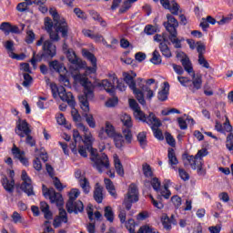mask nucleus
I'll use <instances>...</instances> for the list:
<instances>
[{
  "label": "nucleus",
  "mask_w": 233,
  "mask_h": 233,
  "mask_svg": "<svg viewBox=\"0 0 233 233\" xmlns=\"http://www.w3.org/2000/svg\"><path fill=\"white\" fill-rule=\"evenodd\" d=\"M22 180L24 181L20 187L21 190L27 196H35L34 192V186H32V179L28 177L26 171H22Z\"/></svg>",
  "instance_id": "14"
},
{
  "label": "nucleus",
  "mask_w": 233,
  "mask_h": 233,
  "mask_svg": "<svg viewBox=\"0 0 233 233\" xmlns=\"http://www.w3.org/2000/svg\"><path fill=\"white\" fill-rule=\"evenodd\" d=\"M94 199L96 203H103V187L99 183L96 184L94 191Z\"/></svg>",
  "instance_id": "31"
},
{
  "label": "nucleus",
  "mask_w": 233,
  "mask_h": 233,
  "mask_svg": "<svg viewBox=\"0 0 233 233\" xmlns=\"http://www.w3.org/2000/svg\"><path fill=\"white\" fill-rule=\"evenodd\" d=\"M178 175L182 181H188L190 179V175L183 168H178Z\"/></svg>",
  "instance_id": "50"
},
{
  "label": "nucleus",
  "mask_w": 233,
  "mask_h": 233,
  "mask_svg": "<svg viewBox=\"0 0 233 233\" xmlns=\"http://www.w3.org/2000/svg\"><path fill=\"white\" fill-rule=\"evenodd\" d=\"M198 65H200V66L203 68H210V64H208V61L206 60L205 56H198Z\"/></svg>",
  "instance_id": "61"
},
{
  "label": "nucleus",
  "mask_w": 233,
  "mask_h": 233,
  "mask_svg": "<svg viewBox=\"0 0 233 233\" xmlns=\"http://www.w3.org/2000/svg\"><path fill=\"white\" fill-rule=\"evenodd\" d=\"M66 54L69 63L71 64L70 71L72 72L75 81H77L79 83V81L76 79V76H83L86 79V76L81 75V73H77L80 68H85L86 62L79 59V57H77V56L76 55V52L72 51L71 49L66 51Z\"/></svg>",
  "instance_id": "7"
},
{
  "label": "nucleus",
  "mask_w": 233,
  "mask_h": 233,
  "mask_svg": "<svg viewBox=\"0 0 233 233\" xmlns=\"http://www.w3.org/2000/svg\"><path fill=\"white\" fill-rule=\"evenodd\" d=\"M54 43H57V41H54L52 38H50V40H45L42 46L45 59H52L53 57H56V54H57V47Z\"/></svg>",
  "instance_id": "13"
},
{
  "label": "nucleus",
  "mask_w": 233,
  "mask_h": 233,
  "mask_svg": "<svg viewBox=\"0 0 233 233\" xmlns=\"http://www.w3.org/2000/svg\"><path fill=\"white\" fill-rule=\"evenodd\" d=\"M109 77H111L113 81L116 83V88H118L120 92H125L127 90V86H125V83L119 82V80L117 79V76H116V74L110 75Z\"/></svg>",
  "instance_id": "40"
},
{
  "label": "nucleus",
  "mask_w": 233,
  "mask_h": 233,
  "mask_svg": "<svg viewBox=\"0 0 233 233\" xmlns=\"http://www.w3.org/2000/svg\"><path fill=\"white\" fill-rule=\"evenodd\" d=\"M165 87L158 92L157 98L159 101H167L168 99V83H165Z\"/></svg>",
  "instance_id": "36"
},
{
  "label": "nucleus",
  "mask_w": 233,
  "mask_h": 233,
  "mask_svg": "<svg viewBox=\"0 0 233 233\" xmlns=\"http://www.w3.org/2000/svg\"><path fill=\"white\" fill-rule=\"evenodd\" d=\"M75 79L79 81L80 85L84 86V95L79 96L80 108L83 110L82 116L85 117L88 127H90V128H94L96 127V119H94V116H92V114H88V112H90V104H88V99H94V89L96 86L84 76L76 75Z\"/></svg>",
  "instance_id": "1"
},
{
  "label": "nucleus",
  "mask_w": 233,
  "mask_h": 233,
  "mask_svg": "<svg viewBox=\"0 0 233 233\" xmlns=\"http://www.w3.org/2000/svg\"><path fill=\"white\" fill-rule=\"evenodd\" d=\"M167 22H164L163 25L169 34V40L173 45H175V48H181V40L177 38V28L179 26V22L174 15L167 14Z\"/></svg>",
  "instance_id": "6"
},
{
  "label": "nucleus",
  "mask_w": 233,
  "mask_h": 233,
  "mask_svg": "<svg viewBox=\"0 0 233 233\" xmlns=\"http://www.w3.org/2000/svg\"><path fill=\"white\" fill-rule=\"evenodd\" d=\"M112 81L113 83L105 79V80H102V82L100 83V86H103L106 92H107V94H110V96H114V93L116 92L114 78H112Z\"/></svg>",
  "instance_id": "21"
},
{
  "label": "nucleus",
  "mask_w": 233,
  "mask_h": 233,
  "mask_svg": "<svg viewBox=\"0 0 233 233\" xmlns=\"http://www.w3.org/2000/svg\"><path fill=\"white\" fill-rule=\"evenodd\" d=\"M15 134H17L19 137H25L28 134H32V129H30V125H28L26 120H21V118L18 119Z\"/></svg>",
  "instance_id": "15"
},
{
  "label": "nucleus",
  "mask_w": 233,
  "mask_h": 233,
  "mask_svg": "<svg viewBox=\"0 0 233 233\" xmlns=\"http://www.w3.org/2000/svg\"><path fill=\"white\" fill-rule=\"evenodd\" d=\"M226 147L228 150L229 151L233 150V134L232 133H229V135L227 137Z\"/></svg>",
  "instance_id": "56"
},
{
  "label": "nucleus",
  "mask_w": 233,
  "mask_h": 233,
  "mask_svg": "<svg viewBox=\"0 0 233 233\" xmlns=\"http://www.w3.org/2000/svg\"><path fill=\"white\" fill-rule=\"evenodd\" d=\"M12 154L16 159L20 161V163H22V165H24V167H28V165H30V162H28V158H26L25 151H21V149H19V147H17L15 145H14L12 148Z\"/></svg>",
  "instance_id": "19"
},
{
  "label": "nucleus",
  "mask_w": 233,
  "mask_h": 233,
  "mask_svg": "<svg viewBox=\"0 0 233 233\" xmlns=\"http://www.w3.org/2000/svg\"><path fill=\"white\" fill-rule=\"evenodd\" d=\"M126 228L130 233H137L136 232V221L134 219L130 218L128 221L126 223Z\"/></svg>",
  "instance_id": "46"
},
{
  "label": "nucleus",
  "mask_w": 233,
  "mask_h": 233,
  "mask_svg": "<svg viewBox=\"0 0 233 233\" xmlns=\"http://www.w3.org/2000/svg\"><path fill=\"white\" fill-rule=\"evenodd\" d=\"M40 209L44 214L45 219H52V218H54L52 211H50V206H48L46 202H40Z\"/></svg>",
  "instance_id": "28"
},
{
  "label": "nucleus",
  "mask_w": 233,
  "mask_h": 233,
  "mask_svg": "<svg viewBox=\"0 0 233 233\" xmlns=\"http://www.w3.org/2000/svg\"><path fill=\"white\" fill-rule=\"evenodd\" d=\"M104 217L109 223H114V211L112 210V207H106L104 209Z\"/></svg>",
  "instance_id": "37"
},
{
  "label": "nucleus",
  "mask_w": 233,
  "mask_h": 233,
  "mask_svg": "<svg viewBox=\"0 0 233 233\" xmlns=\"http://www.w3.org/2000/svg\"><path fill=\"white\" fill-rule=\"evenodd\" d=\"M114 163L116 174L123 177L125 176V169L123 168V164H121V160L118 156L114 157Z\"/></svg>",
  "instance_id": "32"
},
{
  "label": "nucleus",
  "mask_w": 233,
  "mask_h": 233,
  "mask_svg": "<svg viewBox=\"0 0 233 233\" xmlns=\"http://www.w3.org/2000/svg\"><path fill=\"white\" fill-rule=\"evenodd\" d=\"M157 199H161V198H165V199H169L172 193L168 190V184H165L164 187H160V190L157 192Z\"/></svg>",
  "instance_id": "33"
},
{
  "label": "nucleus",
  "mask_w": 233,
  "mask_h": 233,
  "mask_svg": "<svg viewBox=\"0 0 233 233\" xmlns=\"http://www.w3.org/2000/svg\"><path fill=\"white\" fill-rule=\"evenodd\" d=\"M35 39V34H34V31L29 30L26 32V37H25V43L27 45H32Z\"/></svg>",
  "instance_id": "47"
},
{
  "label": "nucleus",
  "mask_w": 233,
  "mask_h": 233,
  "mask_svg": "<svg viewBox=\"0 0 233 233\" xmlns=\"http://www.w3.org/2000/svg\"><path fill=\"white\" fill-rule=\"evenodd\" d=\"M2 185L5 190H6V192H9V194H12L14 192V187L15 186V181L14 180L13 177L11 180H8L7 177H4L2 180Z\"/></svg>",
  "instance_id": "27"
},
{
  "label": "nucleus",
  "mask_w": 233,
  "mask_h": 233,
  "mask_svg": "<svg viewBox=\"0 0 233 233\" xmlns=\"http://www.w3.org/2000/svg\"><path fill=\"white\" fill-rule=\"evenodd\" d=\"M123 76L125 83H127V86H129V88L133 91L138 103H140V105H145L147 103L145 101V95L141 89L136 87V81L134 80V76H131L128 73H124Z\"/></svg>",
  "instance_id": "10"
},
{
  "label": "nucleus",
  "mask_w": 233,
  "mask_h": 233,
  "mask_svg": "<svg viewBox=\"0 0 233 233\" xmlns=\"http://www.w3.org/2000/svg\"><path fill=\"white\" fill-rule=\"evenodd\" d=\"M117 103H119V99L116 96H114L112 98H109L106 102V106H107V108H112V107L116 106V105H117Z\"/></svg>",
  "instance_id": "52"
},
{
  "label": "nucleus",
  "mask_w": 233,
  "mask_h": 233,
  "mask_svg": "<svg viewBox=\"0 0 233 233\" xmlns=\"http://www.w3.org/2000/svg\"><path fill=\"white\" fill-rule=\"evenodd\" d=\"M49 68L55 70V72H57L58 74L66 72V67H65V66H63V64L59 63L57 60L49 62Z\"/></svg>",
  "instance_id": "30"
},
{
  "label": "nucleus",
  "mask_w": 233,
  "mask_h": 233,
  "mask_svg": "<svg viewBox=\"0 0 233 233\" xmlns=\"http://www.w3.org/2000/svg\"><path fill=\"white\" fill-rule=\"evenodd\" d=\"M73 138L74 142L70 145V148L74 154H77V141H81L82 137L76 129L73 130Z\"/></svg>",
  "instance_id": "29"
},
{
  "label": "nucleus",
  "mask_w": 233,
  "mask_h": 233,
  "mask_svg": "<svg viewBox=\"0 0 233 233\" xmlns=\"http://www.w3.org/2000/svg\"><path fill=\"white\" fill-rule=\"evenodd\" d=\"M43 59H45V56H43V53L42 54H37L35 56V53H34V56L31 59V65L33 66H35L36 63L39 62V61H42Z\"/></svg>",
  "instance_id": "51"
},
{
  "label": "nucleus",
  "mask_w": 233,
  "mask_h": 233,
  "mask_svg": "<svg viewBox=\"0 0 233 233\" xmlns=\"http://www.w3.org/2000/svg\"><path fill=\"white\" fill-rule=\"evenodd\" d=\"M137 141L143 148L147 147V133L141 132L137 135Z\"/></svg>",
  "instance_id": "43"
},
{
  "label": "nucleus",
  "mask_w": 233,
  "mask_h": 233,
  "mask_svg": "<svg viewBox=\"0 0 233 233\" xmlns=\"http://www.w3.org/2000/svg\"><path fill=\"white\" fill-rule=\"evenodd\" d=\"M5 50H7L8 54H9V57H12V56H14V42L9 40L5 42Z\"/></svg>",
  "instance_id": "48"
},
{
  "label": "nucleus",
  "mask_w": 233,
  "mask_h": 233,
  "mask_svg": "<svg viewBox=\"0 0 233 233\" xmlns=\"http://www.w3.org/2000/svg\"><path fill=\"white\" fill-rule=\"evenodd\" d=\"M32 76H30L27 73L24 74V82L22 83L23 86L28 87L30 85H32Z\"/></svg>",
  "instance_id": "54"
},
{
  "label": "nucleus",
  "mask_w": 233,
  "mask_h": 233,
  "mask_svg": "<svg viewBox=\"0 0 233 233\" xmlns=\"http://www.w3.org/2000/svg\"><path fill=\"white\" fill-rule=\"evenodd\" d=\"M112 137L114 139L116 148H121L123 147V145H125V138L123 137V135L116 134Z\"/></svg>",
  "instance_id": "39"
},
{
  "label": "nucleus",
  "mask_w": 233,
  "mask_h": 233,
  "mask_svg": "<svg viewBox=\"0 0 233 233\" xmlns=\"http://www.w3.org/2000/svg\"><path fill=\"white\" fill-rule=\"evenodd\" d=\"M177 80L179 81L180 85H182V86H190L188 84H192V80L187 76H177Z\"/></svg>",
  "instance_id": "58"
},
{
  "label": "nucleus",
  "mask_w": 233,
  "mask_h": 233,
  "mask_svg": "<svg viewBox=\"0 0 233 233\" xmlns=\"http://www.w3.org/2000/svg\"><path fill=\"white\" fill-rule=\"evenodd\" d=\"M92 18L95 21H98V23H100L102 25V26H106V22L103 20V18L101 17V15H99V13L96 12V11H91L90 12Z\"/></svg>",
  "instance_id": "42"
},
{
  "label": "nucleus",
  "mask_w": 233,
  "mask_h": 233,
  "mask_svg": "<svg viewBox=\"0 0 233 233\" xmlns=\"http://www.w3.org/2000/svg\"><path fill=\"white\" fill-rule=\"evenodd\" d=\"M151 187H153L155 192H159L161 188V181H159V178L153 177L151 180Z\"/></svg>",
  "instance_id": "44"
},
{
  "label": "nucleus",
  "mask_w": 233,
  "mask_h": 233,
  "mask_svg": "<svg viewBox=\"0 0 233 233\" xmlns=\"http://www.w3.org/2000/svg\"><path fill=\"white\" fill-rule=\"evenodd\" d=\"M165 137H166V141H167V145H169V147H176V139L174 138V137H172V135L170 133L166 132Z\"/></svg>",
  "instance_id": "49"
},
{
  "label": "nucleus",
  "mask_w": 233,
  "mask_h": 233,
  "mask_svg": "<svg viewBox=\"0 0 233 233\" xmlns=\"http://www.w3.org/2000/svg\"><path fill=\"white\" fill-rule=\"evenodd\" d=\"M172 223L174 224V215L171 216V218L167 216L162 218V225L166 230H170L172 228Z\"/></svg>",
  "instance_id": "35"
},
{
  "label": "nucleus",
  "mask_w": 233,
  "mask_h": 233,
  "mask_svg": "<svg viewBox=\"0 0 233 233\" xmlns=\"http://www.w3.org/2000/svg\"><path fill=\"white\" fill-rule=\"evenodd\" d=\"M79 189H72L69 193V199L66 203V210L69 214L73 212L77 214L78 212H83L85 207L83 206V202L81 200L76 201L77 198H79Z\"/></svg>",
  "instance_id": "8"
},
{
  "label": "nucleus",
  "mask_w": 233,
  "mask_h": 233,
  "mask_svg": "<svg viewBox=\"0 0 233 233\" xmlns=\"http://www.w3.org/2000/svg\"><path fill=\"white\" fill-rule=\"evenodd\" d=\"M160 5L166 10H169L173 15H177L179 14V5L176 3V0H160Z\"/></svg>",
  "instance_id": "18"
},
{
  "label": "nucleus",
  "mask_w": 233,
  "mask_h": 233,
  "mask_svg": "<svg viewBox=\"0 0 233 233\" xmlns=\"http://www.w3.org/2000/svg\"><path fill=\"white\" fill-rule=\"evenodd\" d=\"M0 30L5 33V35H10V34H21L19 27L17 25H13L9 22H4L0 25Z\"/></svg>",
  "instance_id": "20"
},
{
  "label": "nucleus",
  "mask_w": 233,
  "mask_h": 233,
  "mask_svg": "<svg viewBox=\"0 0 233 233\" xmlns=\"http://www.w3.org/2000/svg\"><path fill=\"white\" fill-rule=\"evenodd\" d=\"M134 116H135L136 119H139V121H143V123L146 121L147 115H145L143 113L141 108L135 111Z\"/></svg>",
  "instance_id": "55"
},
{
  "label": "nucleus",
  "mask_w": 233,
  "mask_h": 233,
  "mask_svg": "<svg viewBox=\"0 0 233 233\" xmlns=\"http://www.w3.org/2000/svg\"><path fill=\"white\" fill-rule=\"evenodd\" d=\"M50 88H51L53 97L55 98L57 97V96H59V86L57 87V85L51 84Z\"/></svg>",
  "instance_id": "64"
},
{
  "label": "nucleus",
  "mask_w": 233,
  "mask_h": 233,
  "mask_svg": "<svg viewBox=\"0 0 233 233\" xmlns=\"http://www.w3.org/2000/svg\"><path fill=\"white\" fill-rule=\"evenodd\" d=\"M197 45V52L198 53V57L203 56V54H205V50H207V46H205V44L201 42H198Z\"/></svg>",
  "instance_id": "60"
},
{
  "label": "nucleus",
  "mask_w": 233,
  "mask_h": 233,
  "mask_svg": "<svg viewBox=\"0 0 233 233\" xmlns=\"http://www.w3.org/2000/svg\"><path fill=\"white\" fill-rule=\"evenodd\" d=\"M144 123H147L151 127H161V120L156 117V115L154 113H149V115L146 116V120H144Z\"/></svg>",
  "instance_id": "26"
},
{
  "label": "nucleus",
  "mask_w": 233,
  "mask_h": 233,
  "mask_svg": "<svg viewBox=\"0 0 233 233\" xmlns=\"http://www.w3.org/2000/svg\"><path fill=\"white\" fill-rule=\"evenodd\" d=\"M167 43H168V39L164 38V42L159 44V50L164 57L169 59V57H172V51H170V47H168Z\"/></svg>",
  "instance_id": "23"
},
{
  "label": "nucleus",
  "mask_w": 233,
  "mask_h": 233,
  "mask_svg": "<svg viewBox=\"0 0 233 233\" xmlns=\"http://www.w3.org/2000/svg\"><path fill=\"white\" fill-rule=\"evenodd\" d=\"M187 163H189L192 170H197L198 176H206L207 170L203 168V159L194 156L185 155Z\"/></svg>",
  "instance_id": "12"
},
{
  "label": "nucleus",
  "mask_w": 233,
  "mask_h": 233,
  "mask_svg": "<svg viewBox=\"0 0 233 233\" xmlns=\"http://www.w3.org/2000/svg\"><path fill=\"white\" fill-rule=\"evenodd\" d=\"M158 127H151V128L154 132L155 137H157V139H159L161 141L164 139V137H163V132H161V130H159Z\"/></svg>",
  "instance_id": "57"
},
{
  "label": "nucleus",
  "mask_w": 233,
  "mask_h": 233,
  "mask_svg": "<svg viewBox=\"0 0 233 233\" xmlns=\"http://www.w3.org/2000/svg\"><path fill=\"white\" fill-rule=\"evenodd\" d=\"M139 201V191L137 190V186L132 183L129 185L127 193L125 195L123 205L125 208L130 210L132 208L133 203H137Z\"/></svg>",
  "instance_id": "9"
},
{
  "label": "nucleus",
  "mask_w": 233,
  "mask_h": 233,
  "mask_svg": "<svg viewBox=\"0 0 233 233\" xmlns=\"http://www.w3.org/2000/svg\"><path fill=\"white\" fill-rule=\"evenodd\" d=\"M142 170L146 177H152V167H150V165L147 163L143 164Z\"/></svg>",
  "instance_id": "45"
},
{
  "label": "nucleus",
  "mask_w": 233,
  "mask_h": 233,
  "mask_svg": "<svg viewBox=\"0 0 233 233\" xmlns=\"http://www.w3.org/2000/svg\"><path fill=\"white\" fill-rule=\"evenodd\" d=\"M137 233H159V232H156L152 229L150 226L145 225L139 228Z\"/></svg>",
  "instance_id": "59"
},
{
  "label": "nucleus",
  "mask_w": 233,
  "mask_h": 233,
  "mask_svg": "<svg viewBox=\"0 0 233 233\" xmlns=\"http://www.w3.org/2000/svg\"><path fill=\"white\" fill-rule=\"evenodd\" d=\"M78 130H81L86 134L85 139L86 143V150L91 154V161H93V167L96 168L100 174H103L104 170H108L110 168V161L108 160V156L106 154H97V149L92 147V141L94 138L88 134V127H86L83 123L78 122L76 124Z\"/></svg>",
  "instance_id": "3"
},
{
  "label": "nucleus",
  "mask_w": 233,
  "mask_h": 233,
  "mask_svg": "<svg viewBox=\"0 0 233 233\" xmlns=\"http://www.w3.org/2000/svg\"><path fill=\"white\" fill-rule=\"evenodd\" d=\"M167 159L170 167L176 169V166L178 165L179 160H177V157H176V151H174V148L172 147H169L167 150Z\"/></svg>",
  "instance_id": "22"
},
{
  "label": "nucleus",
  "mask_w": 233,
  "mask_h": 233,
  "mask_svg": "<svg viewBox=\"0 0 233 233\" xmlns=\"http://www.w3.org/2000/svg\"><path fill=\"white\" fill-rule=\"evenodd\" d=\"M49 13L54 21L53 22L49 17L45 18V26L47 34L49 35V38H51V41H59L61 39L59 36L60 33L62 37L66 39V37H68V24L65 18H61L59 16L56 8H50Z\"/></svg>",
  "instance_id": "2"
},
{
  "label": "nucleus",
  "mask_w": 233,
  "mask_h": 233,
  "mask_svg": "<svg viewBox=\"0 0 233 233\" xmlns=\"http://www.w3.org/2000/svg\"><path fill=\"white\" fill-rule=\"evenodd\" d=\"M61 101H66L71 106V108H74L76 106V101L74 100V95H72V92H66V89L65 86H59V94H58Z\"/></svg>",
  "instance_id": "16"
},
{
  "label": "nucleus",
  "mask_w": 233,
  "mask_h": 233,
  "mask_svg": "<svg viewBox=\"0 0 233 233\" xmlns=\"http://www.w3.org/2000/svg\"><path fill=\"white\" fill-rule=\"evenodd\" d=\"M180 62L184 70L192 76V83L189 84L188 89L193 94H196V92H198V90H201V86H203V77L201 75H196L189 57L186 56L185 58L180 59Z\"/></svg>",
  "instance_id": "5"
},
{
  "label": "nucleus",
  "mask_w": 233,
  "mask_h": 233,
  "mask_svg": "<svg viewBox=\"0 0 233 233\" xmlns=\"http://www.w3.org/2000/svg\"><path fill=\"white\" fill-rule=\"evenodd\" d=\"M106 188L107 192L114 198V199L117 198V192L116 191V186H114V182L110 180V178H105L104 179Z\"/></svg>",
  "instance_id": "25"
},
{
  "label": "nucleus",
  "mask_w": 233,
  "mask_h": 233,
  "mask_svg": "<svg viewBox=\"0 0 233 233\" xmlns=\"http://www.w3.org/2000/svg\"><path fill=\"white\" fill-rule=\"evenodd\" d=\"M42 192L45 198H49L51 203H56V207L59 210V216L56 217L53 222V226L55 228H59L61 227V223H68V217L66 216V210L63 208V205H65V200L63 199V195L56 192L54 187H46V186H42Z\"/></svg>",
  "instance_id": "4"
},
{
  "label": "nucleus",
  "mask_w": 233,
  "mask_h": 233,
  "mask_svg": "<svg viewBox=\"0 0 233 233\" xmlns=\"http://www.w3.org/2000/svg\"><path fill=\"white\" fill-rule=\"evenodd\" d=\"M104 130H106L107 137H114L115 135L117 134L116 133V128L110 122H106V127L104 128Z\"/></svg>",
  "instance_id": "38"
},
{
  "label": "nucleus",
  "mask_w": 233,
  "mask_h": 233,
  "mask_svg": "<svg viewBox=\"0 0 233 233\" xmlns=\"http://www.w3.org/2000/svg\"><path fill=\"white\" fill-rule=\"evenodd\" d=\"M75 177L77 179L82 190L86 194L90 193V182L88 181V178L85 177L84 175H81V170H77L75 173Z\"/></svg>",
  "instance_id": "17"
},
{
  "label": "nucleus",
  "mask_w": 233,
  "mask_h": 233,
  "mask_svg": "<svg viewBox=\"0 0 233 233\" xmlns=\"http://www.w3.org/2000/svg\"><path fill=\"white\" fill-rule=\"evenodd\" d=\"M144 32L147 35H154V34H156L157 30H156V27L154 25H148L145 27Z\"/></svg>",
  "instance_id": "62"
},
{
  "label": "nucleus",
  "mask_w": 233,
  "mask_h": 233,
  "mask_svg": "<svg viewBox=\"0 0 233 233\" xmlns=\"http://www.w3.org/2000/svg\"><path fill=\"white\" fill-rule=\"evenodd\" d=\"M152 56L150 62L153 65H161V55L159 54V51L155 50Z\"/></svg>",
  "instance_id": "41"
},
{
  "label": "nucleus",
  "mask_w": 233,
  "mask_h": 233,
  "mask_svg": "<svg viewBox=\"0 0 233 233\" xmlns=\"http://www.w3.org/2000/svg\"><path fill=\"white\" fill-rule=\"evenodd\" d=\"M137 86H138V88H140L142 94H143V92H147V99H152V97H154V91H152V89H150V87H148L143 84V78H137Z\"/></svg>",
  "instance_id": "24"
},
{
  "label": "nucleus",
  "mask_w": 233,
  "mask_h": 233,
  "mask_svg": "<svg viewBox=\"0 0 233 233\" xmlns=\"http://www.w3.org/2000/svg\"><path fill=\"white\" fill-rule=\"evenodd\" d=\"M71 115L75 123H79L81 121V115H79V112L77 109H76V106L72 107Z\"/></svg>",
  "instance_id": "53"
},
{
  "label": "nucleus",
  "mask_w": 233,
  "mask_h": 233,
  "mask_svg": "<svg viewBox=\"0 0 233 233\" xmlns=\"http://www.w3.org/2000/svg\"><path fill=\"white\" fill-rule=\"evenodd\" d=\"M82 54L84 57H86V59L90 61L92 66H97V58H96V56H94V54L86 49H83Z\"/></svg>",
  "instance_id": "34"
},
{
  "label": "nucleus",
  "mask_w": 233,
  "mask_h": 233,
  "mask_svg": "<svg viewBox=\"0 0 233 233\" xmlns=\"http://www.w3.org/2000/svg\"><path fill=\"white\" fill-rule=\"evenodd\" d=\"M44 232L43 233H55L54 228H52V226L50 225V220H46L44 222Z\"/></svg>",
  "instance_id": "63"
},
{
  "label": "nucleus",
  "mask_w": 233,
  "mask_h": 233,
  "mask_svg": "<svg viewBox=\"0 0 233 233\" xmlns=\"http://www.w3.org/2000/svg\"><path fill=\"white\" fill-rule=\"evenodd\" d=\"M120 120L125 127H123L122 134L127 143H132V131L130 130L134 126V124L132 123V116L125 113L121 116Z\"/></svg>",
  "instance_id": "11"
}]
</instances>
